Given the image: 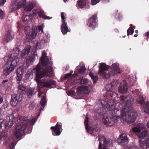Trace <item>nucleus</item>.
<instances>
[{
    "instance_id": "nucleus-1",
    "label": "nucleus",
    "mask_w": 149,
    "mask_h": 149,
    "mask_svg": "<svg viewBox=\"0 0 149 149\" xmlns=\"http://www.w3.org/2000/svg\"><path fill=\"white\" fill-rule=\"evenodd\" d=\"M128 98L124 96H121L119 98V102L112 105L111 106L104 100L101 101V103L106 110L112 111L113 113L118 112L120 108H121L120 110L121 119L128 123H133L137 114L136 111L133 109V99Z\"/></svg>"
},
{
    "instance_id": "nucleus-2",
    "label": "nucleus",
    "mask_w": 149,
    "mask_h": 149,
    "mask_svg": "<svg viewBox=\"0 0 149 149\" xmlns=\"http://www.w3.org/2000/svg\"><path fill=\"white\" fill-rule=\"evenodd\" d=\"M38 67L37 68V72L36 73L35 80L38 84L37 86L35 88H29L26 91V94L29 97H31L36 94L40 88L44 87L52 88L56 84L55 81L52 80L48 77L42 74L41 72L39 71Z\"/></svg>"
},
{
    "instance_id": "nucleus-3",
    "label": "nucleus",
    "mask_w": 149,
    "mask_h": 149,
    "mask_svg": "<svg viewBox=\"0 0 149 149\" xmlns=\"http://www.w3.org/2000/svg\"><path fill=\"white\" fill-rule=\"evenodd\" d=\"M20 49L16 47L13 49L11 54L4 58L5 64L8 66L3 69V74L5 76L9 75L19 63V58L18 57Z\"/></svg>"
},
{
    "instance_id": "nucleus-4",
    "label": "nucleus",
    "mask_w": 149,
    "mask_h": 149,
    "mask_svg": "<svg viewBox=\"0 0 149 149\" xmlns=\"http://www.w3.org/2000/svg\"><path fill=\"white\" fill-rule=\"evenodd\" d=\"M47 53L45 51L42 52L41 57L40 58V61L43 67L42 68L40 66V64H38L35 69L37 72V68H39V71L41 72L42 74H45V76L50 77L53 75V70L52 68L51 65V63L49 62L48 58L46 56Z\"/></svg>"
},
{
    "instance_id": "nucleus-5",
    "label": "nucleus",
    "mask_w": 149,
    "mask_h": 149,
    "mask_svg": "<svg viewBox=\"0 0 149 149\" xmlns=\"http://www.w3.org/2000/svg\"><path fill=\"white\" fill-rule=\"evenodd\" d=\"M37 119L35 118L25 119L17 124L15 132V135L16 138H19L24 135L26 133V129L29 125H34Z\"/></svg>"
},
{
    "instance_id": "nucleus-6",
    "label": "nucleus",
    "mask_w": 149,
    "mask_h": 149,
    "mask_svg": "<svg viewBox=\"0 0 149 149\" xmlns=\"http://www.w3.org/2000/svg\"><path fill=\"white\" fill-rule=\"evenodd\" d=\"M99 70L98 72L99 75L102 77L104 79H108L114 75V73L109 70H107L109 68L108 66L104 63H100Z\"/></svg>"
},
{
    "instance_id": "nucleus-7",
    "label": "nucleus",
    "mask_w": 149,
    "mask_h": 149,
    "mask_svg": "<svg viewBox=\"0 0 149 149\" xmlns=\"http://www.w3.org/2000/svg\"><path fill=\"white\" fill-rule=\"evenodd\" d=\"M109 111L111 115L110 116L108 115L107 116H104L102 120L104 124L106 126H111L118 121L117 118L118 116L117 115V113L118 112L113 113L112 111Z\"/></svg>"
},
{
    "instance_id": "nucleus-8",
    "label": "nucleus",
    "mask_w": 149,
    "mask_h": 149,
    "mask_svg": "<svg viewBox=\"0 0 149 149\" xmlns=\"http://www.w3.org/2000/svg\"><path fill=\"white\" fill-rule=\"evenodd\" d=\"M98 137L100 142L98 149H108L105 146H109L111 145L112 141L109 139H106L102 135H99Z\"/></svg>"
},
{
    "instance_id": "nucleus-9",
    "label": "nucleus",
    "mask_w": 149,
    "mask_h": 149,
    "mask_svg": "<svg viewBox=\"0 0 149 149\" xmlns=\"http://www.w3.org/2000/svg\"><path fill=\"white\" fill-rule=\"evenodd\" d=\"M15 118L14 114L13 113L7 115L4 125L6 129H8L11 127L14 124Z\"/></svg>"
},
{
    "instance_id": "nucleus-10",
    "label": "nucleus",
    "mask_w": 149,
    "mask_h": 149,
    "mask_svg": "<svg viewBox=\"0 0 149 149\" xmlns=\"http://www.w3.org/2000/svg\"><path fill=\"white\" fill-rule=\"evenodd\" d=\"M22 96L20 94H14L12 95L11 100L10 102L11 105L14 107H15L18 102L22 101Z\"/></svg>"
},
{
    "instance_id": "nucleus-11",
    "label": "nucleus",
    "mask_w": 149,
    "mask_h": 149,
    "mask_svg": "<svg viewBox=\"0 0 149 149\" xmlns=\"http://www.w3.org/2000/svg\"><path fill=\"white\" fill-rule=\"evenodd\" d=\"M29 28V27L28 26H26L24 28V30L26 36V40L27 41L30 42L36 37L37 33V29L34 28L32 30L31 34L29 33V31H27V29Z\"/></svg>"
},
{
    "instance_id": "nucleus-12",
    "label": "nucleus",
    "mask_w": 149,
    "mask_h": 149,
    "mask_svg": "<svg viewBox=\"0 0 149 149\" xmlns=\"http://www.w3.org/2000/svg\"><path fill=\"white\" fill-rule=\"evenodd\" d=\"M51 129H53L52 133L54 136H58L60 135L62 130L61 123L58 124V123L55 127H51Z\"/></svg>"
},
{
    "instance_id": "nucleus-13",
    "label": "nucleus",
    "mask_w": 149,
    "mask_h": 149,
    "mask_svg": "<svg viewBox=\"0 0 149 149\" xmlns=\"http://www.w3.org/2000/svg\"><path fill=\"white\" fill-rule=\"evenodd\" d=\"M119 144L121 146H125L128 143V139L125 134H123L120 135L117 140Z\"/></svg>"
},
{
    "instance_id": "nucleus-14",
    "label": "nucleus",
    "mask_w": 149,
    "mask_h": 149,
    "mask_svg": "<svg viewBox=\"0 0 149 149\" xmlns=\"http://www.w3.org/2000/svg\"><path fill=\"white\" fill-rule=\"evenodd\" d=\"M14 36V32L11 31H7L6 35L4 37L3 41L4 43H7L10 41Z\"/></svg>"
},
{
    "instance_id": "nucleus-15",
    "label": "nucleus",
    "mask_w": 149,
    "mask_h": 149,
    "mask_svg": "<svg viewBox=\"0 0 149 149\" xmlns=\"http://www.w3.org/2000/svg\"><path fill=\"white\" fill-rule=\"evenodd\" d=\"M128 87L126 81L123 80V82L120 83L118 87V91L119 92L122 93H125L128 91Z\"/></svg>"
},
{
    "instance_id": "nucleus-16",
    "label": "nucleus",
    "mask_w": 149,
    "mask_h": 149,
    "mask_svg": "<svg viewBox=\"0 0 149 149\" xmlns=\"http://www.w3.org/2000/svg\"><path fill=\"white\" fill-rule=\"evenodd\" d=\"M97 17L96 15H93L87 23V24L90 27L93 29L97 25L96 20Z\"/></svg>"
},
{
    "instance_id": "nucleus-17",
    "label": "nucleus",
    "mask_w": 149,
    "mask_h": 149,
    "mask_svg": "<svg viewBox=\"0 0 149 149\" xmlns=\"http://www.w3.org/2000/svg\"><path fill=\"white\" fill-rule=\"evenodd\" d=\"M90 92V88L85 86H79L77 89V92L78 94H88Z\"/></svg>"
},
{
    "instance_id": "nucleus-18",
    "label": "nucleus",
    "mask_w": 149,
    "mask_h": 149,
    "mask_svg": "<svg viewBox=\"0 0 149 149\" xmlns=\"http://www.w3.org/2000/svg\"><path fill=\"white\" fill-rule=\"evenodd\" d=\"M110 70L114 73V74H117L120 73V68L119 67V64L118 63H115L113 64L110 67Z\"/></svg>"
},
{
    "instance_id": "nucleus-19",
    "label": "nucleus",
    "mask_w": 149,
    "mask_h": 149,
    "mask_svg": "<svg viewBox=\"0 0 149 149\" xmlns=\"http://www.w3.org/2000/svg\"><path fill=\"white\" fill-rule=\"evenodd\" d=\"M36 3L35 1H29V3L27 4L24 5L23 6L24 10L26 12H30L33 8Z\"/></svg>"
},
{
    "instance_id": "nucleus-20",
    "label": "nucleus",
    "mask_w": 149,
    "mask_h": 149,
    "mask_svg": "<svg viewBox=\"0 0 149 149\" xmlns=\"http://www.w3.org/2000/svg\"><path fill=\"white\" fill-rule=\"evenodd\" d=\"M139 144L140 147L143 149H146L147 147H149V134L148 138L144 141L140 140Z\"/></svg>"
},
{
    "instance_id": "nucleus-21",
    "label": "nucleus",
    "mask_w": 149,
    "mask_h": 149,
    "mask_svg": "<svg viewBox=\"0 0 149 149\" xmlns=\"http://www.w3.org/2000/svg\"><path fill=\"white\" fill-rule=\"evenodd\" d=\"M22 18L23 21L25 24H27L31 21L33 18V17L32 15L30 14L29 15L22 16Z\"/></svg>"
},
{
    "instance_id": "nucleus-22",
    "label": "nucleus",
    "mask_w": 149,
    "mask_h": 149,
    "mask_svg": "<svg viewBox=\"0 0 149 149\" xmlns=\"http://www.w3.org/2000/svg\"><path fill=\"white\" fill-rule=\"evenodd\" d=\"M31 47L28 46L26 47L22 51L21 54V57L22 58H24L26 55H27L29 52Z\"/></svg>"
},
{
    "instance_id": "nucleus-23",
    "label": "nucleus",
    "mask_w": 149,
    "mask_h": 149,
    "mask_svg": "<svg viewBox=\"0 0 149 149\" xmlns=\"http://www.w3.org/2000/svg\"><path fill=\"white\" fill-rule=\"evenodd\" d=\"M61 31L63 35L66 34L67 32L69 31L66 22L62 23Z\"/></svg>"
},
{
    "instance_id": "nucleus-24",
    "label": "nucleus",
    "mask_w": 149,
    "mask_h": 149,
    "mask_svg": "<svg viewBox=\"0 0 149 149\" xmlns=\"http://www.w3.org/2000/svg\"><path fill=\"white\" fill-rule=\"evenodd\" d=\"M34 61L33 57H29L26 61L24 65L25 69L27 68L30 64H32Z\"/></svg>"
},
{
    "instance_id": "nucleus-25",
    "label": "nucleus",
    "mask_w": 149,
    "mask_h": 149,
    "mask_svg": "<svg viewBox=\"0 0 149 149\" xmlns=\"http://www.w3.org/2000/svg\"><path fill=\"white\" fill-rule=\"evenodd\" d=\"M45 98L46 97L45 95L42 96V98H41V101L40 102V104L41 105V107H40V105L38 107V109L40 111L43 110L44 107L46 102Z\"/></svg>"
},
{
    "instance_id": "nucleus-26",
    "label": "nucleus",
    "mask_w": 149,
    "mask_h": 149,
    "mask_svg": "<svg viewBox=\"0 0 149 149\" xmlns=\"http://www.w3.org/2000/svg\"><path fill=\"white\" fill-rule=\"evenodd\" d=\"M89 76L93 79V83H96L98 80V75L96 73H94L93 71H91L89 74Z\"/></svg>"
},
{
    "instance_id": "nucleus-27",
    "label": "nucleus",
    "mask_w": 149,
    "mask_h": 149,
    "mask_svg": "<svg viewBox=\"0 0 149 149\" xmlns=\"http://www.w3.org/2000/svg\"><path fill=\"white\" fill-rule=\"evenodd\" d=\"M76 68L79 73L84 74L86 72V70L85 67L83 65H79Z\"/></svg>"
},
{
    "instance_id": "nucleus-28",
    "label": "nucleus",
    "mask_w": 149,
    "mask_h": 149,
    "mask_svg": "<svg viewBox=\"0 0 149 149\" xmlns=\"http://www.w3.org/2000/svg\"><path fill=\"white\" fill-rule=\"evenodd\" d=\"M19 8H20V7L17 4L16 1H14L11 4V6L10 7V11L11 12H13V11L16 10Z\"/></svg>"
},
{
    "instance_id": "nucleus-29",
    "label": "nucleus",
    "mask_w": 149,
    "mask_h": 149,
    "mask_svg": "<svg viewBox=\"0 0 149 149\" xmlns=\"http://www.w3.org/2000/svg\"><path fill=\"white\" fill-rule=\"evenodd\" d=\"M38 15L40 17L45 19H49L52 18V17H49L45 15L44 11L42 10L39 11Z\"/></svg>"
},
{
    "instance_id": "nucleus-30",
    "label": "nucleus",
    "mask_w": 149,
    "mask_h": 149,
    "mask_svg": "<svg viewBox=\"0 0 149 149\" xmlns=\"http://www.w3.org/2000/svg\"><path fill=\"white\" fill-rule=\"evenodd\" d=\"M87 116L85 117V120L84 121V123L85 126L86 130L87 132H90L92 130L91 128H89L88 123V115H87Z\"/></svg>"
},
{
    "instance_id": "nucleus-31",
    "label": "nucleus",
    "mask_w": 149,
    "mask_h": 149,
    "mask_svg": "<svg viewBox=\"0 0 149 149\" xmlns=\"http://www.w3.org/2000/svg\"><path fill=\"white\" fill-rule=\"evenodd\" d=\"M26 89V87L23 84H20L18 86L19 92L21 93H25Z\"/></svg>"
},
{
    "instance_id": "nucleus-32",
    "label": "nucleus",
    "mask_w": 149,
    "mask_h": 149,
    "mask_svg": "<svg viewBox=\"0 0 149 149\" xmlns=\"http://www.w3.org/2000/svg\"><path fill=\"white\" fill-rule=\"evenodd\" d=\"M24 66H20L18 68L17 70V74L18 75H23L24 72Z\"/></svg>"
},
{
    "instance_id": "nucleus-33",
    "label": "nucleus",
    "mask_w": 149,
    "mask_h": 149,
    "mask_svg": "<svg viewBox=\"0 0 149 149\" xmlns=\"http://www.w3.org/2000/svg\"><path fill=\"white\" fill-rule=\"evenodd\" d=\"M8 134V132L6 130L2 131L0 132V139L7 137Z\"/></svg>"
},
{
    "instance_id": "nucleus-34",
    "label": "nucleus",
    "mask_w": 149,
    "mask_h": 149,
    "mask_svg": "<svg viewBox=\"0 0 149 149\" xmlns=\"http://www.w3.org/2000/svg\"><path fill=\"white\" fill-rule=\"evenodd\" d=\"M86 4V1L85 0H80L77 3V4L79 7L82 8Z\"/></svg>"
},
{
    "instance_id": "nucleus-35",
    "label": "nucleus",
    "mask_w": 149,
    "mask_h": 149,
    "mask_svg": "<svg viewBox=\"0 0 149 149\" xmlns=\"http://www.w3.org/2000/svg\"><path fill=\"white\" fill-rule=\"evenodd\" d=\"M15 1L17 4L20 7L22 6H24L26 3V0H16Z\"/></svg>"
},
{
    "instance_id": "nucleus-36",
    "label": "nucleus",
    "mask_w": 149,
    "mask_h": 149,
    "mask_svg": "<svg viewBox=\"0 0 149 149\" xmlns=\"http://www.w3.org/2000/svg\"><path fill=\"white\" fill-rule=\"evenodd\" d=\"M45 42V40L44 39H42L40 42H37L36 44V48L38 49H40L42 47L41 46Z\"/></svg>"
},
{
    "instance_id": "nucleus-37",
    "label": "nucleus",
    "mask_w": 149,
    "mask_h": 149,
    "mask_svg": "<svg viewBox=\"0 0 149 149\" xmlns=\"http://www.w3.org/2000/svg\"><path fill=\"white\" fill-rule=\"evenodd\" d=\"M108 94L110 95L109 98L110 99L112 98H116L118 97V94L113 91L111 92L110 93H108Z\"/></svg>"
},
{
    "instance_id": "nucleus-38",
    "label": "nucleus",
    "mask_w": 149,
    "mask_h": 149,
    "mask_svg": "<svg viewBox=\"0 0 149 149\" xmlns=\"http://www.w3.org/2000/svg\"><path fill=\"white\" fill-rule=\"evenodd\" d=\"M33 73L32 71H28L26 75V78L29 80L31 79L33 77Z\"/></svg>"
},
{
    "instance_id": "nucleus-39",
    "label": "nucleus",
    "mask_w": 149,
    "mask_h": 149,
    "mask_svg": "<svg viewBox=\"0 0 149 149\" xmlns=\"http://www.w3.org/2000/svg\"><path fill=\"white\" fill-rule=\"evenodd\" d=\"M147 132L146 130L143 131L140 134L138 135V136L140 138H143L147 135Z\"/></svg>"
},
{
    "instance_id": "nucleus-40",
    "label": "nucleus",
    "mask_w": 149,
    "mask_h": 149,
    "mask_svg": "<svg viewBox=\"0 0 149 149\" xmlns=\"http://www.w3.org/2000/svg\"><path fill=\"white\" fill-rule=\"evenodd\" d=\"M105 88L107 91L110 93L111 92H112L113 89V87L112 85L110 84L106 85L105 86Z\"/></svg>"
},
{
    "instance_id": "nucleus-41",
    "label": "nucleus",
    "mask_w": 149,
    "mask_h": 149,
    "mask_svg": "<svg viewBox=\"0 0 149 149\" xmlns=\"http://www.w3.org/2000/svg\"><path fill=\"white\" fill-rule=\"evenodd\" d=\"M80 84H87L90 81H88V79L86 78L80 79Z\"/></svg>"
},
{
    "instance_id": "nucleus-42",
    "label": "nucleus",
    "mask_w": 149,
    "mask_h": 149,
    "mask_svg": "<svg viewBox=\"0 0 149 149\" xmlns=\"http://www.w3.org/2000/svg\"><path fill=\"white\" fill-rule=\"evenodd\" d=\"M67 95L69 96H74L75 95V93L74 90H71L66 92Z\"/></svg>"
},
{
    "instance_id": "nucleus-43",
    "label": "nucleus",
    "mask_w": 149,
    "mask_h": 149,
    "mask_svg": "<svg viewBox=\"0 0 149 149\" xmlns=\"http://www.w3.org/2000/svg\"><path fill=\"white\" fill-rule=\"evenodd\" d=\"M138 103L141 105H142L144 103V100L142 96H140L139 99L137 100Z\"/></svg>"
},
{
    "instance_id": "nucleus-44",
    "label": "nucleus",
    "mask_w": 149,
    "mask_h": 149,
    "mask_svg": "<svg viewBox=\"0 0 149 149\" xmlns=\"http://www.w3.org/2000/svg\"><path fill=\"white\" fill-rule=\"evenodd\" d=\"M134 31V30L133 29V28L130 27L127 30V35L128 36L129 35L132 34Z\"/></svg>"
},
{
    "instance_id": "nucleus-45",
    "label": "nucleus",
    "mask_w": 149,
    "mask_h": 149,
    "mask_svg": "<svg viewBox=\"0 0 149 149\" xmlns=\"http://www.w3.org/2000/svg\"><path fill=\"white\" fill-rule=\"evenodd\" d=\"M66 14H64V13L62 12L61 13V17L62 19V23L65 22V15Z\"/></svg>"
},
{
    "instance_id": "nucleus-46",
    "label": "nucleus",
    "mask_w": 149,
    "mask_h": 149,
    "mask_svg": "<svg viewBox=\"0 0 149 149\" xmlns=\"http://www.w3.org/2000/svg\"><path fill=\"white\" fill-rule=\"evenodd\" d=\"M118 84V82L117 80H115L112 81L111 84H110L112 85V86L113 87L116 85Z\"/></svg>"
},
{
    "instance_id": "nucleus-47",
    "label": "nucleus",
    "mask_w": 149,
    "mask_h": 149,
    "mask_svg": "<svg viewBox=\"0 0 149 149\" xmlns=\"http://www.w3.org/2000/svg\"><path fill=\"white\" fill-rule=\"evenodd\" d=\"M4 17V13L0 9V18L1 19H3Z\"/></svg>"
},
{
    "instance_id": "nucleus-48",
    "label": "nucleus",
    "mask_w": 149,
    "mask_h": 149,
    "mask_svg": "<svg viewBox=\"0 0 149 149\" xmlns=\"http://www.w3.org/2000/svg\"><path fill=\"white\" fill-rule=\"evenodd\" d=\"M80 79H79L74 80L73 82H72V84L74 85H75L78 84H80Z\"/></svg>"
},
{
    "instance_id": "nucleus-49",
    "label": "nucleus",
    "mask_w": 149,
    "mask_h": 149,
    "mask_svg": "<svg viewBox=\"0 0 149 149\" xmlns=\"http://www.w3.org/2000/svg\"><path fill=\"white\" fill-rule=\"evenodd\" d=\"M4 111L1 108H0V118H2L4 116Z\"/></svg>"
},
{
    "instance_id": "nucleus-50",
    "label": "nucleus",
    "mask_w": 149,
    "mask_h": 149,
    "mask_svg": "<svg viewBox=\"0 0 149 149\" xmlns=\"http://www.w3.org/2000/svg\"><path fill=\"white\" fill-rule=\"evenodd\" d=\"M17 80L19 81H21L22 80L23 75H18V74H17Z\"/></svg>"
},
{
    "instance_id": "nucleus-51",
    "label": "nucleus",
    "mask_w": 149,
    "mask_h": 149,
    "mask_svg": "<svg viewBox=\"0 0 149 149\" xmlns=\"http://www.w3.org/2000/svg\"><path fill=\"white\" fill-rule=\"evenodd\" d=\"M137 126L138 127L141 129H144L145 127L144 126V125L142 123L138 124L137 125Z\"/></svg>"
},
{
    "instance_id": "nucleus-52",
    "label": "nucleus",
    "mask_w": 149,
    "mask_h": 149,
    "mask_svg": "<svg viewBox=\"0 0 149 149\" xmlns=\"http://www.w3.org/2000/svg\"><path fill=\"white\" fill-rule=\"evenodd\" d=\"M100 0H91V4L92 5H95L99 2Z\"/></svg>"
},
{
    "instance_id": "nucleus-53",
    "label": "nucleus",
    "mask_w": 149,
    "mask_h": 149,
    "mask_svg": "<svg viewBox=\"0 0 149 149\" xmlns=\"http://www.w3.org/2000/svg\"><path fill=\"white\" fill-rule=\"evenodd\" d=\"M132 131L134 132H140V130L136 127H135L132 129Z\"/></svg>"
},
{
    "instance_id": "nucleus-54",
    "label": "nucleus",
    "mask_w": 149,
    "mask_h": 149,
    "mask_svg": "<svg viewBox=\"0 0 149 149\" xmlns=\"http://www.w3.org/2000/svg\"><path fill=\"white\" fill-rule=\"evenodd\" d=\"M43 25H41L38 26V29L39 31H41L42 32H43Z\"/></svg>"
},
{
    "instance_id": "nucleus-55",
    "label": "nucleus",
    "mask_w": 149,
    "mask_h": 149,
    "mask_svg": "<svg viewBox=\"0 0 149 149\" xmlns=\"http://www.w3.org/2000/svg\"><path fill=\"white\" fill-rule=\"evenodd\" d=\"M3 123L4 120L2 118H0V129L2 128Z\"/></svg>"
},
{
    "instance_id": "nucleus-56",
    "label": "nucleus",
    "mask_w": 149,
    "mask_h": 149,
    "mask_svg": "<svg viewBox=\"0 0 149 149\" xmlns=\"http://www.w3.org/2000/svg\"><path fill=\"white\" fill-rule=\"evenodd\" d=\"M33 14L35 15L37 13H38L39 11L37 9L33 10L32 11Z\"/></svg>"
},
{
    "instance_id": "nucleus-57",
    "label": "nucleus",
    "mask_w": 149,
    "mask_h": 149,
    "mask_svg": "<svg viewBox=\"0 0 149 149\" xmlns=\"http://www.w3.org/2000/svg\"><path fill=\"white\" fill-rule=\"evenodd\" d=\"M129 149H138V148L136 146L132 145L130 146L129 148Z\"/></svg>"
},
{
    "instance_id": "nucleus-58",
    "label": "nucleus",
    "mask_w": 149,
    "mask_h": 149,
    "mask_svg": "<svg viewBox=\"0 0 149 149\" xmlns=\"http://www.w3.org/2000/svg\"><path fill=\"white\" fill-rule=\"evenodd\" d=\"M71 76V73H67L64 76V79H66L69 77H70Z\"/></svg>"
},
{
    "instance_id": "nucleus-59",
    "label": "nucleus",
    "mask_w": 149,
    "mask_h": 149,
    "mask_svg": "<svg viewBox=\"0 0 149 149\" xmlns=\"http://www.w3.org/2000/svg\"><path fill=\"white\" fill-rule=\"evenodd\" d=\"M6 0H1L0 1V5L4 4L6 2Z\"/></svg>"
},
{
    "instance_id": "nucleus-60",
    "label": "nucleus",
    "mask_w": 149,
    "mask_h": 149,
    "mask_svg": "<svg viewBox=\"0 0 149 149\" xmlns=\"http://www.w3.org/2000/svg\"><path fill=\"white\" fill-rule=\"evenodd\" d=\"M145 111L147 113H149V107L145 110Z\"/></svg>"
},
{
    "instance_id": "nucleus-61",
    "label": "nucleus",
    "mask_w": 149,
    "mask_h": 149,
    "mask_svg": "<svg viewBox=\"0 0 149 149\" xmlns=\"http://www.w3.org/2000/svg\"><path fill=\"white\" fill-rule=\"evenodd\" d=\"M3 107L4 109L8 107V104L6 103H5L3 104Z\"/></svg>"
},
{
    "instance_id": "nucleus-62",
    "label": "nucleus",
    "mask_w": 149,
    "mask_h": 149,
    "mask_svg": "<svg viewBox=\"0 0 149 149\" xmlns=\"http://www.w3.org/2000/svg\"><path fill=\"white\" fill-rule=\"evenodd\" d=\"M3 97L0 96V104L3 102Z\"/></svg>"
},
{
    "instance_id": "nucleus-63",
    "label": "nucleus",
    "mask_w": 149,
    "mask_h": 149,
    "mask_svg": "<svg viewBox=\"0 0 149 149\" xmlns=\"http://www.w3.org/2000/svg\"><path fill=\"white\" fill-rule=\"evenodd\" d=\"M42 94H44L45 95V93L43 92H41V93H39V92L38 93V96L39 97H40V96H41Z\"/></svg>"
},
{
    "instance_id": "nucleus-64",
    "label": "nucleus",
    "mask_w": 149,
    "mask_h": 149,
    "mask_svg": "<svg viewBox=\"0 0 149 149\" xmlns=\"http://www.w3.org/2000/svg\"><path fill=\"white\" fill-rule=\"evenodd\" d=\"M8 81V79L4 80L2 82V84H4L6 83Z\"/></svg>"
}]
</instances>
